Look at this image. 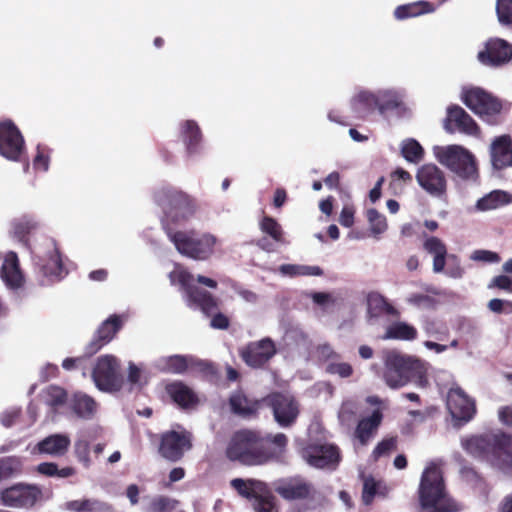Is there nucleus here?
Here are the masks:
<instances>
[{
    "mask_svg": "<svg viewBox=\"0 0 512 512\" xmlns=\"http://www.w3.org/2000/svg\"><path fill=\"white\" fill-rule=\"evenodd\" d=\"M366 216L370 232L374 237L378 238L381 234L386 232L388 224L384 215L380 214L376 209L371 208L367 210Z\"/></svg>",
    "mask_w": 512,
    "mask_h": 512,
    "instance_id": "de8ad7c7",
    "label": "nucleus"
},
{
    "mask_svg": "<svg viewBox=\"0 0 512 512\" xmlns=\"http://www.w3.org/2000/svg\"><path fill=\"white\" fill-rule=\"evenodd\" d=\"M71 440L66 434H53L37 444V448L40 453L48 454L51 456H62L64 455L69 446Z\"/></svg>",
    "mask_w": 512,
    "mask_h": 512,
    "instance_id": "bb28decb",
    "label": "nucleus"
},
{
    "mask_svg": "<svg viewBox=\"0 0 512 512\" xmlns=\"http://www.w3.org/2000/svg\"><path fill=\"white\" fill-rule=\"evenodd\" d=\"M417 337V330L405 323L396 322L389 325L382 336V339L414 340Z\"/></svg>",
    "mask_w": 512,
    "mask_h": 512,
    "instance_id": "ea45409f",
    "label": "nucleus"
},
{
    "mask_svg": "<svg viewBox=\"0 0 512 512\" xmlns=\"http://www.w3.org/2000/svg\"><path fill=\"white\" fill-rule=\"evenodd\" d=\"M168 237L180 254L199 261L212 257L219 244L218 238L210 233L195 234L179 231L168 233Z\"/></svg>",
    "mask_w": 512,
    "mask_h": 512,
    "instance_id": "423d86ee",
    "label": "nucleus"
},
{
    "mask_svg": "<svg viewBox=\"0 0 512 512\" xmlns=\"http://www.w3.org/2000/svg\"><path fill=\"white\" fill-rule=\"evenodd\" d=\"M435 159L449 171L465 180H475L478 176V168L475 156L462 145H437L434 146Z\"/></svg>",
    "mask_w": 512,
    "mask_h": 512,
    "instance_id": "39448f33",
    "label": "nucleus"
},
{
    "mask_svg": "<svg viewBox=\"0 0 512 512\" xmlns=\"http://www.w3.org/2000/svg\"><path fill=\"white\" fill-rule=\"evenodd\" d=\"M1 278L10 289H18L23 285L24 277L20 271L16 253L6 254L1 267Z\"/></svg>",
    "mask_w": 512,
    "mask_h": 512,
    "instance_id": "b1692460",
    "label": "nucleus"
},
{
    "mask_svg": "<svg viewBox=\"0 0 512 512\" xmlns=\"http://www.w3.org/2000/svg\"><path fill=\"white\" fill-rule=\"evenodd\" d=\"M470 259L475 262H483L488 264L499 263L501 261V257L498 253L485 249L474 250Z\"/></svg>",
    "mask_w": 512,
    "mask_h": 512,
    "instance_id": "5fc2aeb1",
    "label": "nucleus"
},
{
    "mask_svg": "<svg viewBox=\"0 0 512 512\" xmlns=\"http://www.w3.org/2000/svg\"><path fill=\"white\" fill-rule=\"evenodd\" d=\"M367 313L369 317L376 318L382 314L394 315L396 310L381 295L371 294L367 299Z\"/></svg>",
    "mask_w": 512,
    "mask_h": 512,
    "instance_id": "a19ab883",
    "label": "nucleus"
},
{
    "mask_svg": "<svg viewBox=\"0 0 512 512\" xmlns=\"http://www.w3.org/2000/svg\"><path fill=\"white\" fill-rule=\"evenodd\" d=\"M463 449L485 459L507 474H512V438L504 433H489L463 438Z\"/></svg>",
    "mask_w": 512,
    "mask_h": 512,
    "instance_id": "f257e3e1",
    "label": "nucleus"
},
{
    "mask_svg": "<svg viewBox=\"0 0 512 512\" xmlns=\"http://www.w3.org/2000/svg\"><path fill=\"white\" fill-rule=\"evenodd\" d=\"M38 265L43 275L53 281L60 280L67 274L59 250L52 241L48 243L47 251L40 256Z\"/></svg>",
    "mask_w": 512,
    "mask_h": 512,
    "instance_id": "5701e85b",
    "label": "nucleus"
},
{
    "mask_svg": "<svg viewBox=\"0 0 512 512\" xmlns=\"http://www.w3.org/2000/svg\"><path fill=\"white\" fill-rule=\"evenodd\" d=\"M311 297L314 303L323 307L333 302L331 294L325 292H315Z\"/></svg>",
    "mask_w": 512,
    "mask_h": 512,
    "instance_id": "774afa93",
    "label": "nucleus"
},
{
    "mask_svg": "<svg viewBox=\"0 0 512 512\" xmlns=\"http://www.w3.org/2000/svg\"><path fill=\"white\" fill-rule=\"evenodd\" d=\"M381 420L382 414L380 410H375L370 417L364 418L359 422L355 434L362 446L366 445L371 439Z\"/></svg>",
    "mask_w": 512,
    "mask_h": 512,
    "instance_id": "7c9ffc66",
    "label": "nucleus"
},
{
    "mask_svg": "<svg viewBox=\"0 0 512 512\" xmlns=\"http://www.w3.org/2000/svg\"><path fill=\"white\" fill-rule=\"evenodd\" d=\"M351 109L359 117L369 115L378 109L376 94L366 90L358 91L351 99Z\"/></svg>",
    "mask_w": 512,
    "mask_h": 512,
    "instance_id": "c85d7f7f",
    "label": "nucleus"
},
{
    "mask_svg": "<svg viewBox=\"0 0 512 512\" xmlns=\"http://www.w3.org/2000/svg\"><path fill=\"white\" fill-rule=\"evenodd\" d=\"M265 482L257 479L235 478L231 481V486L239 495L245 498H252L265 490Z\"/></svg>",
    "mask_w": 512,
    "mask_h": 512,
    "instance_id": "72a5a7b5",
    "label": "nucleus"
},
{
    "mask_svg": "<svg viewBox=\"0 0 512 512\" xmlns=\"http://www.w3.org/2000/svg\"><path fill=\"white\" fill-rule=\"evenodd\" d=\"M510 202L509 195L501 190H494L476 202V210L486 212L498 209Z\"/></svg>",
    "mask_w": 512,
    "mask_h": 512,
    "instance_id": "473e14b6",
    "label": "nucleus"
},
{
    "mask_svg": "<svg viewBox=\"0 0 512 512\" xmlns=\"http://www.w3.org/2000/svg\"><path fill=\"white\" fill-rule=\"evenodd\" d=\"M41 498V489L32 484L18 483L0 492L1 503L10 508H31Z\"/></svg>",
    "mask_w": 512,
    "mask_h": 512,
    "instance_id": "f8f14e48",
    "label": "nucleus"
},
{
    "mask_svg": "<svg viewBox=\"0 0 512 512\" xmlns=\"http://www.w3.org/2000/svg\"><path fill=\"white\" fill-rule=\"evenodd\" d=\"M167 392L174 402L181 407H188L196 401L193 391L181 382L168 385Z\"/></svg>",
    "mask_w": 512,
    "mask_h": 512,
    "instance_id": "c9c22d12",
    "label": "nucleus"
},
{
    "mask_svg": "<svg viewBox=\"0 0 512 512\" xmlns=\"http://www.w3.org/2000/svg\"><path fill=\"white\" fill-rule=\"evenodd\" d=\"M384 366L383 379L392 389H398L410 382L424 388L428 383L425 364L411 356L395 350L387 351L384 354Z\"/></svg>",
    "mask_w": 512,
    "mask_h": 512,
    "instance_id": "f03ea898",
    "label": "nucleus"
},
{
    "mask_svg": "<svg viewBox=\"0 0 512 512\" xmlns=\"http://www.w3.org/2000/svg\"><path fill=\"white\" fill-rule=\"evenodd\" d=\"M490 163L494 170L512 167V138L502 134L492 139L489 145Z\"/></svg>",
    "mask_w": 512,
    "mask_h": 512,
    "instance_id": "aec40b11",
    "label": "nucleus"
},
{
    "mask_svg": "<svg viewBox=\"0 0 512 512\" xmlns=\"http://www.w3.org/2000/svg\"><path fill=\"white\" fill-rule=\"evenodd\" d=\"M154 199L163 213L172 220L186 218L195 209L193 200L188 195L172 187L157 190Z\"/></svg>",
    "mask_w": 512,
    "mask_h": 512,
    "instance_id": "1a4fd4ad",
    "label": "nucleus"
},
{
    "mask_svg": "<svg viewBox=\"0 0 512 512\" xmlns=\"http://www.w3.org/2000/svg\"><path fill=\"white\" fill-rule=\"evenodd\" d=\"M447 408L455 420L468 422L475 413V404L459 387H452L447 394Z\"/></svg>",
    "mask_w": 512,
    "mask_h": 512,
    "instance_id": "6ab92c4d",
    "label": "nucleus"
},
{
    "mask_svg": "<svg viewBox=\"0 0 512 512\" xmlns=\"http://www.w3.org/2000/svg\"><path fill=\"white\" fill-rule=\"evenodd\" d=\"M357 406L352 400H346L342 403L338 416L341 422H349L351 417L356 413Z\"/></svg>",
    "mask_w": 512,
    "mask_h": 512,
    "instance_id": "680f3d73",
    "label": "nucleus"
},
{
    "mask_svg": "<svg viewBox=\"0 0 512 512\" xmlns=\"http://www.w3.org/2000/svg\"><path fill=\"white\" fill-rule=\"evenodd\" d=\"M425 250L434 256L433 271L440 273L445 267V258L447 254L446 246L436 237H429L424 242Z\"/></svg>",
    "mask_w": 512,
    "mask_h": 512,
    "instance_id": "2f4dec72",
    "label": "nucleus"
},
{
    "mask_svg": "<svg viewBox=\"0 0 512 512\" xmlns=\"http://www.w3.org/2000/svg\"><path fill=\"white\" fill-rule=\"evenodd\" d=\"M179 506V501L166 495H156L150 499L148 512H173Z\"/></svg>",
    "mask_w": 512,
    "mask_h": 512,
    "instance_id": "a18cd8bd",
    "label": "nucleus"
},
{
    "mask_svg": "<svg viewBox=\"0 0 512 512\" xmlns=\"http://www.w3.org/2000/svg\"><path fill=\"white\" fill-rule=\"evenodd\" d=\"M419 503L423 512H455L457 504L448 496L443 479V471L436 462L424 469L419 488Z\"/></svg>",
    "mask_w": 512,
    "mask_h": 512,
    "instance_id": "7ed1b4c3",
    "label": "nucleus"
},
{
    "mask_svg": "<svg viewBox=\"0 0 512 512\" xmlns=\"http://www.w3.org/2000/svg\"><path fill=\"white\" fill-rule=\"evenodd\" d=\"M20 410L16 407L6 409L0 416V422L5 427H10L18 418Z\"/></svg>",
    "mask_w": 512,
    "mask_h": 512,
    "instance_id": "e2e57ef3",
    "label": "nucleus"
},
{
    "mask_svg": "<svg viewBox=\"0 0 512 512\" xmlns=\"http://www.w3.org/2000/svg\"><path fill=\"white\" fill-rule=\"evenodd\" d=\"M102 503L96 500L83 499L66 503V508L73 512H94L100 510Z\"/></svg>",
    "mask_w": 512,
    "mask_h": 512,
    "instance_id": "3c124183",
    "label": "nucleus"
},
{
    "mask_svg": "<svg viewBox=\"0 0 512 512\" xmlns=\"http://www.w3.org/2000/svg\"><path fill=\"white\" fill-rule=\"evenodd\" d=\"M190 448V436L186 431L171 430L162 435L159 452L164 458L177 461Z\"/></svg>",
    "mask_w": 512,
    "mask_h": 512,
    "instance_id": "dca6fc26",
    "label": "nucleus"
},
{
    "mask_svg": "<svg viewBox=\"0 0 512 512\" xmlns=\"http://www.w3.org/2000/svg\"><path fill=\"white\" fill-rule=\"evenodd\" d=\"M265 401L272 408L274 419L281 427H289L296 421L299 406L293 396L274 393L269 395Z\"/></svg>",
    "mask_w": 512,
    "mask_h": 512,
    "instance_id": "4468645a",
    "label": "nucleus"
},
{
    "mask_svg": "<svg viewBox=\"0 0 512 512\" xmlns=\"http://www.w3.org/2000/svg\"><path fill=\"white\" fill-rule=\"evenodd\" d=\"M171 284H179L185 292L188 305L200 309L204 314H210L217 308L216 299L207 291L199 289L194 284V278L191 273L180 265H175L169 273Z\"/></svg>",
    "mask_w": 512,
    "mask_h": 512,
    "instance_id": "0eeeda50",
    "label": "nucleus"
},
{
    "mask_svg": "<svg viewBox=\"0 0 512 512\" xmlns=\"http://www.w3.org/2000/svg\"><path fill=\"white\" fill-rule=\"evenodd\" d=\"M227 457L239 461L244 465H262L276 456V451H269L265 447L264 439L254 431L243 430L235 433L227 449Z\"/></svg>",
    "mask_w": 512,
    "mask_h": 512,
    "instance_id": "20e7f679",
    "label": "nucleus"
},
{
    "mask_svg": "<svg viewBox=\"0 0 512 512\" xmlns=\"http://www.w3.org/2000/svg\"><path fill=\"white\" fill-rule=\"evenodd\" d=\"M260 229L263 233L269 235L274 241L286 244L284 231L281 225L272 217L265 216L260 221Z\"/></svg>",
    "mask_w": 512,
    "mask_h": 512,
    "instance_id": "49530a36",
    "label": "nucleus"
},
{
    "mask_svg": "<svg viewBox=\"0 0 512 512\" xmlns=\"http://www.w3.org/2000/svg\"><path fill=\"white\" fill-rule=\"evenodd\" d=\"M276 353L274 342L270 338L248 344L241 356L245 363L251 367H260L269 361Z\"/></svg>",
    "mask_w": 512,
    "mask_h": 512,
    "instance_id": "412c9836",
    "label": "nucleus"
},
{
    "mask_svg": "<svg viewBox=\"0 0 512 512\" xmlns=\"http://www.w3.org/2000/svg\"><path fill=\"white\" fill-rule=\"evenodd\" d=\"M38 227V222L29 216H24L14 224L15 233L23 235Z\"/></svg>",
    "mask_w": 512,
    "mask_h": 512,
    "instance_id": "bf43d9fd",
    "label": "nucleus"
},
{
    "mask_svg": "<svg viewBox=\"0 0 512 512\" xmlns=\"http://www.w3.org/2000/svg\"><path fill=\"white\" fill-rule=\"evenodd\" d=\"M512 48L503 39H491L486 43L485 50L478 53V60L487 66H499L510 61Z\"/></svg>",
    "mask_w": 512,
    "mask_h": 512,
    "instance_id": "4be33fe9",
    "label": "nucleus"
},
{
    "mask_svg": "<svg viewBox=\"0 0 512 512\" xmlns=\"http://www.w3.org/2000/svg\"><path fill=\"white\" fill-rule=\"evenodd\" d=\"M419 186L431 197L443 198L447 192V178L437 165L427 163L420 166L416 173Z\"/></svg>",
    "mask_w": 512,
    "mask_h": 512,
    "instance_id": "ddd939ff",
    "label": "nucleus"
},
{
    "mask_svg": "<svg viewBox=\"0 0 512 512\" xmlns=\"http://www.w3.org/2000/svg\"><path fill=\"white\" fill-rule=\"evenodd\" d=\"M24 151V139L11 121L0 123V155L11 161H18Z\"/></svg>",
    "mask_w": 512,
    "mask_h": 512,
    "instance_id": "2eb2a0df",
    "label": "nucleus"
},
{
    "mask_svg": "<svg viewBox=\"0 0 512 512\" xmlns=\"http://www.w3.org/2000/svg\"><path fill=\"white\" fill-rule=\"evenodd\" d=\"M262 402L258 400H251L246 395H244L241 391L235 392L230 397V405L232 410L235 413L241 415H250L255 413Z\"/></svg>",
    "mask_w": 512,
    "mask_h": 512,
    "instance_id": "f704fd0d",
    "label": "nucleus"
},
{
    "mask_svg": "<svg viewBox=\"0 0 512 512\" xmlns=\"http://www.w3.org/2000/svg\"><path fill=\"white\" fill-rule=\"evenodd\" d=\"M445 130L449 133L458 131L473 137H480L481 134V129L478 124L463 108L459 106L448 108Z\"/></svg>",
    "mask_w": 512,
    "mask_h": 512,
    "instance_id": "f3484780",
    "label": "nucleus"
},
{
    "mask_svg": "<svg viewBox=\"0 0 512 512\" xmlns=\"http://www.w3.org/2000/svg\"><path fill=\"white\" fill-rule=\"evenodd\" d=\"M252 505L256 512H279L277 499L267 484H265V490L262 493L254 496Z\"/></svg>",
    "mask_w": 512,
    "mask_h": 512,
    "instance_id": "37998d69",
    "label": "nucleus"
},
{
    "mask_svg": "<svg viewBox=\"0 0 512 512\" xmlns=\"http://www.w3.org/2000/svg\"><path fill=\"white\" fill-rule=\"evenodd\" d=\"M22 462L17 457H8L0 460V478L10 476L20 471Z\"/></svg>",
    "mask_w": 512,
    "mask_h": 512,
    "instance_id": "6e6d98bb",
    "label": "nucleus"
},
{
    "mask_svg": "<svg viewBox=\"0 0 512 512\" xmlns=\"http://www.w3.org/2000/svg\"><path fill=\"white\" fill-rule=\"evenodd\" d=\"M339 222L344 227H351L354 224V209L350 206H344L340 213Z\"/></svg>",
    "mask_w": 512,
    "mask_h": 512,
    "instance_id": "69168bd1",
    "label": "nucleus"
},
{
    "mask_svg": "<svg viewBox=\"0 0 512 512\" xmlns=\"http://www.w3.org/2000/svg\"><path fill=\"white\" fill-rule=\"evenodd\" d=\"M73 413L84 420L92 419L97 413V403L87 394L77 392L69 401Z\"/></svg>",
    "mask_w": 512,
    "mask_h": 512,
    "instance_id": "a878e982",
    "label": "nucleus"
},
{
    "mask_svg": "<svg viewBox=\"0 0 512 512\" xmlns=\"http://www.w3.org/2000/svg\"><path fill=\"white\" fill-rule=\"evenodd\" d=\"M43 402L51 408H57L66 400L65 391L57 386L46 388L41 394Z\"/></svg>",
    "mask_w": 512,
    "mask_h": 512,
    "instance_id": "09e8293b",
    "label": "nucleus"
},
{
    "mask_svg": "<svg viewBox=\"0 0 512 512\" xmlns=\"http://www.w3.org/2000/svg\"><path fill=\"white\" fill-rule=\"evenodd\" d=\"M461 99L471 111L488 123H493L494 117L502 110L501 102L479 87H464Z\"/></svg>",
    "mask_w": 512,
    "mask_h": 512,
    "instance_id": "9d476101",
    "label": "nucleus"
},
{
    "mask_svg": "<svg viewBox=\"0 0 512 512\" xmlns=\"http://www.w3.org/2000/svg\"><path fill=\"white\" fill-rule=\"evenodd\" d=\"M264 439L265 447L269 451H276V456L274 458H277L285 448L287 444V437L283 433H278L274 436L267 435Z\"/></svg>",
    "mask_w": 512,
    "mask_h": 512,
    "instance_id": "603ef678",
    "label": "nucleus"
},
{
    "mask_svg": "<svg viewBox=\"0 0 512 512\" xmlns=\"http://www.w3.org/2000/svg\"><path fill=\"white\" fill-rule=\"evenodd\" d=\"M378 100V111L384 114L386 111L400 107L403 95L394 89H384L376 94Z\"/></svg>",
    "mask_w": 512,
    "mask_h": 512,
    "instance_id": "58836bf2",
    "label": "nucleus"
},
{
    "mask_svg": "<svg viewBox=\"0 0 512 512\" xmlns=\"http://www.w3.org/2000/svg\"><path fill=\"white\" fill-rule=\"evenodd\" d=\"M497 287L502 290L512 291V280L506 275H499L492 279L489 288Z\"/></svg>",
    "mask_w": 512,
    "mask_h": 512,
    "instance_id": "0e129e2a",
    "label": "nucleus"
},
{
    "mask_svg": "<svg viewBox=\"0 0 512 512\" xmlns=\"http://www.w3.org/2000/svg\"><path fill=\"white\" fill-rule=\"evenodd\" d=\"M433 10L434 9L430 3L425 1H418L397 7L394 11V15L397 19L402 20L432 12Z\"/></svg>",
    "mask_w": 512,
    "mask_h": 512,
    "instance_id": "79ce46f5",
    "label": "nucleus"
},
{
    "mask_svg": "<svg viewBox=\"0 0 512 512\" xmlns=\"http://www.w3.org/2000/svg\"><path fill=\"white\" fill-rule=\"evenodd\" d=\"M396 449V439L388 438L381 441L373 450L372 456L375 460L379 457L389 454Z\"/></svg>",
    "mask_w": 512,
    "mask_h": 512,
    "instance_id": "052dcab7",
    "label": "nucleus"
},
{
    "mask_svg": "<svg viewBox=\"0 0 512 512\" xmlns=\"http://www.w3.org/2000/svg\"><path fill=\"white\" fill-rule=\"evenodd\" d=\"M275 491L285 500H306L308 508L322 506L326 501L325 494L313 484L302 478H290L279 481Z\"/></svg>",
    "mask_w": 512,
    "mask_h": 512,
    "instance_id": "6e6552de",
    "label": "nucleus"
},
{
    "mask_svg": "<svg viewBox=\"0 0 512 512\" xmlns=\"http://www.w3.org/2000/svg\"><path fill=\"white\" fill-rule=\"evenodd\" d=\"M362 502L369 506L375 497H386L389 494V487L380 479H376L371 475H363Z\"/></svg>",
    "mask_w": 512,
    "mask_h": 512,
    "instance_id": "cd10ccee",
    "label": "nucleus"
},
{
    "mask_svg": "<svg viewBox=\"0 0 512 512\" xmlns=\"http://www.w3.org/2000/svg\"><path fill=\"white\" fill-rule=\"evenodd\" d=\"M496 12L501 24H512V0H497Z\"/></svg>",
    "mask_w": 512,
    "mask_h": 512,
    "instance_id": "864d4df0",
    "label": "nucleus"
},
{
    "mask_svg": "<svg viewBox=\"0 0 512 512\" xmlns=\"http://www.w3.org/2000/svg\"><path fill=\"white\" fill-rule=\"evenodd\" d=\"M303 458L316 468H334L339 462V451L332 444L309 445L303 450Z\"/></svg>",
    "mask_w": 512,
    "mask_h": 512,
    "instance_id": "a211bd4d",
    "label": "nucleus"
},
{
    "mask_svg": "<svg viewBox=\"0 0 512 512\" xmlns=\"http://www.w3.org/2000/svg\"><path fill=\"white\" fill-rule=\"evenodd\" d=\"M327 372L346 378L352 375L353 369L350 364L345 362H331L327 365Z\"/></svg>",
    "mask_w": 512,
    "mask_h": 512,
    "instance_id": "13d9d810",
    "label": "nucleus"
},
{
    "mask_svg": "<svg viewBox=\"0 0 512 512\" xmlns=\"http://www.w3.org/2000/svg\"><path fill=\"white\" fill-rule=\"evenodd\" d=\"M127 380L132 388H141L147 383L148 378L145 371L141 367L135 365L133 362H130L128 365Z\"/></svg>",
    "mask_w": 512,
    "mask_h": 512,
    "instance_id": "8fccbe9b",
    "label": "nucleus"
},
{
    "mask_svg": "<svg viewBox=\"0 0 512 512\" xmlns=\"http://www.w3.org/2000/svg\"><path fill=\"white\" fill-rule=\"evenodd\" d=\"M181 135L187 151L190 154L195 153L202 137L197 123L192 120L185 121L182 125Z\"/></svg>",
    "mask_w": 512,
    "mask_h": 512,
    "instance_id": "4c0bfd02",
    "label": "nucleus"
},
{
    "mask_svg": "<svg viewBox=\"0 0 512 512\" xmlns=\"http://www.w3.org/2000/svg\"><path fill=\"white\" fill-rule=\"evenodd\" d=\"M400 149L402 156L409 163L417 164L424 157V149L415 139L408 138L403 140Z\"/></svg>",
    "mask_w": 512,
    "mask_h": 512,
    "instance_id": "c03bdc74",
    "label": "nucleus"
},
{
    "mask_svg": "<svg viewBox=\"0 0 512 512\" xmlns=\"http://www.w3.org/2000/svg\"><path fill=\"white\" fill-rule=\"evenodd\" d=\"M194 362L192 357L173 355L159 358L155 366L161 371L179 374L185 372Z\"/></svg>",
    "mask_w": 512,
    "mask_h": 512,
    "instance_id": "c756f323",
    "label": "nucleus"
},
{
    "mask_svg": "<svg viewBox=\"0 0 512 512\" xmlns=\"http://www.w3.org/2000/svg\"><path fill=\"white\" fill-rule=\"evenodd\" d=\"M498 417L502 424L512 427V406L501 407L498 410Z\"/></svg>",
    "mask_w": 512,
    "mask_h": 512,
    "instance_id": "338daca9",
    "label": "nucleus"
},
{
    "mask_svg": "<svg viewBox=\"0 0 512 512\" xmlns=\"http://www.w3.org/2000/svg\"><path fill=\"white\" fill-rule=\"evenodd\" d=\"M279 273L284 277L322 276L323 270L316 265L283 264L279 267Z\"/></svg>",
    "mask_w": 512,
    "mask_h": 512,
    "instance_id": "e433bc0d",
    "label": "nucleus"
},
{
    "mask_svg": "<svg viewBox=\"0 0 512 512\" xmlns=\"http://www.w3.org/2000/svg\"><path fill=\"white\" fill-rule=\"evenodd\" d=\"M92 379L100 391L109 393L119 391L123 385V379L118 359L109 354L98 357L92 370Z\"/></svg>",
    "mask_w": 512,
    "mask_h": 512,
    "instance_id": "9b49d317",
    "label": "nucleus"
},
{
    "mask_svg": "<svg viewBox=\"0 0 512 512\" xmlns=\"http://www.w3.org/2000/svg\"><path fill=\"white\" fill-rule=\"evenodd\" d=\"M74 448L78 460L88 467L90 465L89 442L86 439L79 438L75 441Z\"/></svg>",
    "mask_w": 512,
    "mask_h": 512,
    "instance_id": "4d7b16f0",
    "label": "nucleus"
},
{
    "mask_svg": "<svg viewBox=\"0 0 512 512\" xmlns=\"http://www.w3.org/2000/svg\"><path fill=\"white\" fill-rule=\"evenodd\" d=\"M124 320L123 317L113 315L104 321L97 331L95 341L90 344L89 353L97 352L104 344L108 343L121 328Z\"/></svg>",
    "mask_w": 512,
    "mask_h": 512,
    "instance_id": "393cba45",
    "label": "nucleus"
}]
</instances>
